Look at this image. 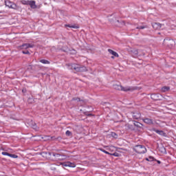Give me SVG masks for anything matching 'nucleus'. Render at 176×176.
<instances>
[{"label":"nucleus","instance_id":"1","mask_svg":"<svg viewBox=\"0 0 176 176\" xmlns=\"http://www.w3.org/2000/svg\"><path fill=\"white\" fill-rule=\"evenodd\" d=\"M68 67H71L72 69H74L76 72H86L87 68L85 66H80L78 64L68 65Z\"/></svg>","mask_w":176,"mask_h":176},{"label":"nucleus","instance_id":"2","mask_svg":"<svg viewBox=\"0 0 176 176\" xmlns=\"http://www.w3.org/2000/svg\"><path fill=\"white\" fill-rule=\"evenodd\" d=\"M113 89L116 90H121V91H133L135 90L137 88L133 87H122V85H114Z\"/></svg>","mask_w":176,"mask_h":176},{"label":"nucleus","instance_id":"3","mask_svg":"<svg viewBox=\"0 0 176 176\" xmlns=\"http://www.w3.org/2000/svg\"><path fill=\"white\" fill-rule=\"evenodd\" d=\"M133 151L136 152V153L142 154L146 153V148L142 145H137L133 147Z\"/></svg>","mask_w":176,"mask_h":176},{"label":"nucleus","instance_id":"4","mask_svg":"<svg viewBox=\"0 0 176 176\" xmlns=\"http://www.w3.org/2000/svg\"><path fill=\"white\" fill-rule=\"evenodd\" d=\"M5 5L10 9H14L15 10L19 9V6H17L14 3L10 1V0H6Z\"/></svg>","mask_w":176,"mask_h":176},{"label":"nucleus","instance_id":"5","mask_svg":"<svg viewBox=\"0 0 176 176\" xmlns=\"http://www.w3.org/2000/svg\"><path fill=\"white\" fill-rule=\"evenodd\" d=\"M52 155L56 159V160L63 161L67 159V156L58 153H53Z\"/></svg>","mask_w":176,"mask_h":176},{"label":"nucleus","instance_id":"6","mask_svg":"<svg viewBox=\"0 0 176 176\" xmlns=\"http://www.w3.org/2000/svg\"><path fill=\"white\" fill-rule=\"evenodd\" d=\"M151 97L152 100H154L155 101H159L162 100V98H163V96H162V95L159 94H151Z\"/></svg>","mask_w":176,"mask_h":176},{"label":"nucleus","instance_id":"7","mask_svg":"<svg viewBox=\"0 0 176 176\" xmlns=\"http://www.w3.org/2000/svg\"><path fill=\"white\" fill-rule=\"evenodd\" d=\"M34 44L32 43H24L22 45L19 46V49H21V50H27V49H29V47H34Z\"/></svg>","mask_w":176,"mask_h":176},{"label":"nucleus","instance_id":"8","mask_svg":"<svg viewBox=\"0 0 176 176\" xmlns=\"http://www.w3.org/2000/svg\"><path fill=\"white\" fill-rule=\"evenodd\" d=\"M164 41L166 43L170 49L175 46V41L174 40H164Z\"/></svg>","mask_w":176,"mask_h":176},{"label":"nucleus","instance_id":"9","mask_svg":"<svg viewBox=\"0 0 176 176\" xmlns=\"http://www.w3.org/2000/svg\"><path fill=\"white\" fill-rule=\"evenodd\" d=\"M126 23L123 21H116L115 22V25L117 27H123Z\"/></svg>","mask_w":176,"mask_h":176},{"label":"nucleus","instance_id":"10","mask_svg":"<svg viewBox=\"0 0 176 176\" xmlns=\"http://www.w3.org/2000/svg\"><path fill=\"white\" fill-rule=\"evenodd\" d=\"M29 5L32 8V9H36V4H35V1L34 0L29 1Z\"/></svg>","mask_w":176,"mask_h":176},{"label":"nucleus","instance_id":"11","mask_svg":"<svg viewBox=\"0 0 176 176\" xmlns=\"http://www.w3.org/2000/svg\"><path fill=\"white\" fill-rule=\"evenodd\" d=\"M153 28H154V30H160V28H162V24L154 23H153Z\"/></svg>","mask_w":176,"mask_h":176},{"label":"nucleus","instance_id":"12","mask_svg":"<svg viewBox=\"0 0 176 176\" xmlns=\"http://www.w3.org/2000/svg\"><path fill=\"white\" fill-rule=\"evenodd\" d=\"M143 122L146 123V124H153V120L151 118H144L143 119Z\"/></svg>","mask_w":176,"mask_h":176},{"label":"nucleus","instance_id":"13","mask_svg":"<svg viewBox=\"0 0 176 176\" xmlns=\"http://www.w3.org/2000/svg\"><path fill=\"white\" fill-rule=\"evenodd\" d=\"M30 126L34 129V130H38V126H36V124L35 122H32V120L30 121L29 123Z\"/></svg>","mask_w":176,"mask_h":176},{"label":"nucleus","instance_id":"14","mask_svg":"<svg viewBox=\"0 0 176 176\" xmlns=\"http://www.w3.org/2000/svg\"><path fill=\"white\" fill-rule=\"evenodd\" d=\"M30 126L34 129V130H38V126H36V124L35 122H32V120L30 121L29 123Z\"/></svg>","mask_w":176,"mask_h":176},{"label":"nucleus","instance_id":"15","mask_svg":"<svg viewBox=\"0 0 176 176\" xmlns=\"http://www.w3.org/2000/svg\"><path fill=\"white\" fill-rule=\"evenodd\" d=\"M67 167L75 168V167H76V164H75V162H67Z\"/></svg>","mask_w":176,"mask_h":176},{"label":"nucleus","instance_id":"16","mask_svg":"<svg viewBox=\"0 0 176 176\" xmlns=\"http://www.w3.org/2000/svg\"><path fill=\"white\" fill-rule=\"evenodd\" d=\"M109 53H110V54H112V56H114L115 57H119V54H118L116 53V52H114L113 50L109 49L108 50Z\"/></svg>","mask_w":176,"mask_h":176},{"label":"nucleus","instance_id":"17","mask_svg":"<svg viewBox=\"0 0 176 176\" xmlns=\"http://www.w3.org/2000/svg\"><path fill=\"white\" fill-rule=\"evenodd\" d=\"M133 56H134L135 57H136V56H138V50H135V49H133L131 50Z\"/></svg>","mask_w":176,"mask_h":176},{"label":"nucleus","instance_id":"18","mask_svg":"<svg viewBox=\"0 0 176 176\" xmlns=\"http://www.w3.org/2000/svg\"><path fill=\"white\" fill-rule=\"evenodd\" d=\"M170 90V87H163L162 89H161V91L162 93H166V91H168Z\"/></svg>","mask_w":176,"mask_h":176},{"label":"nucleus","instance_id":"19","mask_svg":"<svg viewBox=\"0 0 176 176\" xmlns=\"http://www.w3.org/2000/svg\"><path fill=\"white\" fill-rule=\"evenodd\" d=\"M155 133H157V134H159L160 135L166 136V133L163 131L155 130Z\"/></svg>","mask_w":176,"mask_h":176},{"label":"nucleus","instance_id":"20","mask_svg":"<svg viewBox=\"0 0 176 176\" xmlns=\"http://www.w3.org/2000/svg\"><path fill=\"white\" fill-rule=\"evenodd\" d=\"M158 148H159V151H160L162 153H166V148H164V146H159Z\"/></svg>","mask_w":176,"mask_h":176},{"label":"nucleus","instance_id":"21","mask_svg":"<svg viewBox=\"0 0 176 176\" xmlns=\"http://www.w3.org/2000/svg\"><path fill=\"white\" fill-rule=\"evenodd\" d=\"M133 119H140L141 118V114L140 113H133Z\"/></svg>","mask_w":176,"mask_h":176},{"label":"nucleus","instance_id":"22","mask_svg":"<svg viewBox=\"0 0 176 176\" xmlns=\"http://www.w3.org/2000/svg\"><path fill=\"white\" fill-rule=\"evenodd\" d=\"M21 3L23 5H29L30 3V0H22Z\"/></svg>","mask_w":176,"mask_h":176},{"label":"nucleus","instance_id":"23","mask_svg":"<svg viewBox=\"0 0 176 176\" xmlns=\"http://www.w3.org/2000/svg\"><path fill=\"white\" fill-rule=\"evenodd\" d=\"M40 63H42V64H50V62H49V60L45 59L41 60Z\"/></svg>","mask_w":176,"mask_h":176},{"label":"nucleus","instance_id":"24","mask_svg":"<svg viewBox=\"0 0 176 176\" xmlns=\"http://www.w3.org/2000/svg\"><path fill=\"white\" fill-rule=\"evenodd\" d=\"M10 157H12V159H17L18 156L14 154H9L8 155Z\"/></svg>","mask_w":176,"mask_h":176},{"label":"nucleus","instance_id":"25","mask_svg":"<svg viewBox=\"0 0 176 176\" xmlns=\"http://www.w3.org/2000/svg\"><path fill=\"white\" fill-rule=\"evenodd\" d=\"M146 160L147 162H153V160H155V158H153V157H149L148 158H146Z\"/></svg>","mask_w":176,"mask_h":176},{"label":"nucleus","instance_id":"26","mask_svg":"<svg viewBox=\"0 0 176 176\" xmlns=\"http://www.w3.org/2000/svg\"><path fill=\"white\" fill-rule=\"evenodd\" d=\"M60 165L63 166V167H68V162H61Z\"/></svg>","mask_w":176,"mask_h":176},{"label":"nucleus","instance_id":"27","mask_svg":"<svg viewBox=\"0 0 176 176\" xmlns=\"http://www.w3.org/2000/svg\"><path fill=\"white\" fill-rule=\"evenodd\" d=\"M100 151H101V152H103L104 153H106V155H111V153H109V152L104 150V148H100Z\"/></svg>","mask_w":176,"mask_h":176},{"label":"nucleus","instance_id":"28","mask_svg":"<svg viewBox=\"0 0 176 176\" xmlns=\"http://www.w3.org/2000/svg\"><path fill=\"white\" fill-rule=\"evenodd\" d=\"M66 135H67L68 137H69L70 135H72V133H71V131H67L65 133Z\"/></svg>","mask_w":176,"mask_h":176},{"label":"nucleus","instance_id":"29","mask_svg":"<svg viewBox=\"0 0 176 176\" xmlns=\"http://www.w3.org/2000/svg\"><path fill=\"white\" fill-rule=\"evenodd\" d=\"M111 135L113 137V138H118V134L116 133H111Z\"/></svg>","mask_w":176,"mask_h":176},{"label":"nucleus","instance_id":"30","mask_svg":"<svg viewBox=\"0 0 176 176\" xmlns=\"http://www.w3.org/2000/svg\"><path fill=\"white\" fill-rule=\"evenodd\" d=\"M67 27H69L70 28H79V26H76V25L70 26L69 25H68Z\"/></svg>","mask_w":176,"mask_h":176},{"label":"nucleus","instance_id":"31","mask_svg":"<svg viewBox=\"0 0 176 176\" xmlns=\"http://www.w3.org/2000/svg\"><path fill=\"white\" fill-rule=\"evenodd\" d=\"M110 155H111L112 156H116V157H118V156H119V154L118 153H110Z\"/></svg>","mask_w":176,"mask_h":176},{"label":"nucleus","instance_id":"32","mask_svg":"<svg viewBox=\"0 0 176 176\" xmlns=\"http://www.w3.org/2000/svg\"><path fill=\"white\" fill-rule=\"evenodd\" d=\"M1 154L3 155L4 156H9V155H10V153H8L7 152H2Z\"/></svg>","mask_w":176,"mask_h":176},{"label":"nucleus","instance_id":"33","mask_svg":"<svg viewBox=\"0 0 176 176\" xmlns=\"http://www.w3.org/2000/svg\"><path fill=\"white\" fill-rule=\"evenodd\" d=\"M136 28H137V30H144V28H145V27L144 26H140V27H137Z\"/></svg>","mask_w":176,"mask_h":176},{"label":"nucleus","instance_id":"34","mask_svg":"<svg viewBox=\"0 0 176 176\" xmlns=\"http://www.w3.org/2000/svg\"><path fill=\"white\" fill-rule=\"evenodd\" d=\"M22 53L23 54H30V52H28V51H23L22 52Z\"/></svg>","mask_w":176,"mask_h":176},{"label":"nucleus","instance_id":"35","mask_svg":"<svg viewBox=\"0 0 176 176\" xmlns=\"http://www.w3.org/2000/svg\"><path fill=\"white\" fill-rule=\"evenodd\" d=\"M52 140H61V137H58L57 138H54V137L51 138Z\"/></svg>","mask_w":176,"mask_h":176},{"label":"nucleus","instance_id":"36","mask_svg":"<svg viewBox=\"0 0 176 176\" xmlns=\"http://www.w3.org/2000/svg\"><path fill=\"white\" fill-rule=\"evenodd\" d=\"M74 101H80V98H73Z\"/></svg>","mask_w":176,"mask_h":176},{"label":"nucleus","instance_id":"37","mask_svg":"<svg viewBox=\"0 0 176 176\" xmlns=\"http://www.w3.org/2000/svg\"><path fill=\"white\" fill-rule=\"evenodd\" d=\"M110 149H115V146H111Z\"/></svg>","mask_w":176,"mask_h":176},{"label":"nucleus","instance_id":"38","mask_svg":"<svg viewBox=\"0 0 176 176\" xmlns=\"http://www.w3.org/2000/svg\"><path fill=\"white\" fill-rule=\"evenodd\" d=\"M42 155H43V156H45V155H46V153H43Z\"/></svg>","mask_w":176,"mask_h":176},{"label":"nucleus","instance_id":"39","mask_svg":"<svg viewBox=\"0 0 176 176\" xmlns=\"http://www.w3.org/2000/svg\"><path fill=\"white\" fill-rule=\"evenodd\" d=\"M157 163H158L159 164H160V161H157Z\"/></svg>","mask_w":176,"mask_h":176},{"label":"nucleus","instance_id":"40","mask_svg":"<svg viewBox=\"0 0 176 176\" xmlns=\"http://www.w3.org/2000/svg\"><path fill=\"white\" fill-rule=\"evenodd\" d=\"M74 53H76V51L75 50H73Z\"/></svg>","mask_w":176,"mask_h":176},{"label":"nucleus","instance_id":"41","mask_svg":"<svg viewBox=\"0 0 176 176\" xmlns=\"http://www.w3.org/2000/svg\"><path fill=\"white\" fill-rule=\"evenodd\" d=\"M111 58H114L113 56H111Z\"/></svg>","mask_w":176,"mask_h":176}]
</instances>
